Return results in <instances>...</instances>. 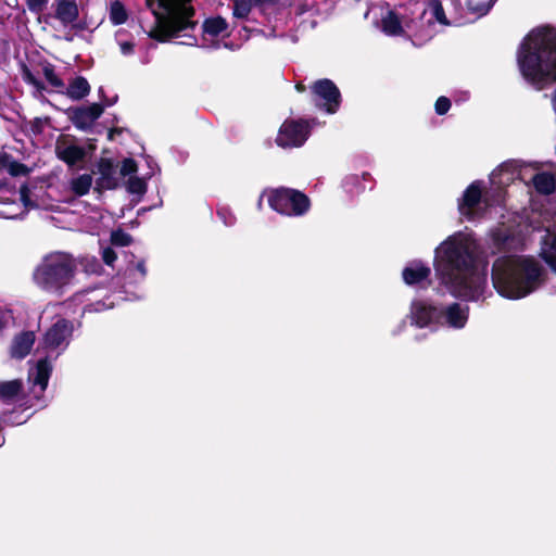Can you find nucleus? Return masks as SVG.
I'll list each match as a JSON object with an SVG mask.
<instances>
[{
	"label": "nucleus",
	"instance_id": "nucleus-1",
	"mask_svg": "<svg viewBox=\"0 0 556 556\" xmlns=\"http://www.w3.org/2000/svg\"><path fill=\"white\" fill-rule=\"evenodd\" d=\"M479 243L469 230L448 236L434 250L433 268L441 285L464 301L485 298L486 276L478 269Z\"/></svg>",
	"mask_w": 556,
	"mask_h": 556
},
{
	"label": "nucleus",
	"instance_id": "nucleus-2",
	"mask_svg": "<svg viewBox=\"0 0 556 556\" xmlns=\"http://www.w3.org/2000/svg\"><path fill=\"white\" fill-rule=\"evenodd\" d=\"M545 268L531 255L509 254L497 257L492 266V283L508 300H520L535 292L545 280Z\"/></svg>",
	"mask_w": 556,
	"mask_h": 556
},
{
	"label": "nucleus",
	"instance_id": "nucleus-3",
	"mask_svg": "<svg viewBox=\"0 0 556 556\" xmlns=\"http://www.w3.org/2000/svg\"><path fill=\"white\" fill-rule=\"evenodd\" d=\"M518 65L522 76L536 89L556 80V27L532 29L520 45Z\"/></svg>",
	"mask_w": 556,
	"mask_h": 556
},
{
	"label": "nucleus",
	"instance_id": "nucleus-4",
	"mask_svg": "<svg viewBox=\"0 0 556 556\" xmlns=\"http://www.w3.org/2000/svg\"><path fill=\"white\" fill-rule=\"evenodd\" d=\"M154 15V25L148 30L149 37L159 41L185 38L181 43L194 46L197 38L191 35L195 27L190 0H147Z\"/></svg>",
	"mask_w": 556,
	"mask_h": 556
},
{
	"label": "nucleus",
	"instance_id": "nucleus-5",
	"mask_svg": "<svg viewBox=\"0 0 556 556\" xmlns=\"http://www.w3.org/2000/svg\"><path fill=\"white\" fill-rule=\"evenodd\" d=\"M469 312L467 304L458 302L438 306L426 300H414L410 303L409 319L418 328L460 330L468 323Z\"/></svg>",
	"mask_w": 556,
	"mask_h": 556
},
{
	"label": "nucleus",
	"instance_id": "nucleus-6",
	"mask_svg": "<svg viewBox=\"0 0 556 556\" xmlns=\"http://www.w3.org/2000/svg\"><path fill=\"white\" fill-rule=\"evenodd\" d=\"M76 265L66 253L54 252L46 255L34 270L35 285L51 294L62 295L73 283Z\"/></svg>",
	"mask_w": 556,
	"mask_h": 556
},
{
	"label": "nucleus",
	"instance_id": "nucleus-7",
	"mask_svg": "<svg viewBox=\"0 0 556 556\" xmlns=\"http://www.w3.org/2000/svg\"><path fill=\"white\" fill-rule=\"evenodd\" d=\"M269 206L277 213L286 216H302L311 206L309 199L302 192L279 188L264 193Z\"/></svg>",
	"mask_w": 556,
	"mask_h": 556
},
{
	"label": "nucleus",
	"instance_id": "nucleus-8",
	"mask_svg": "<svg viewBox=\"0 0 556 556\" xmlns=\"http://www.w3.org/2000/svg\"><path fill=\"white\" fill-rule=\"evenodd\" d=\"M483 182L476 180L471 182L458 200L459 214L467 219L482 217L489 206L488 198H482Z\"/></svg>",
	"mask_w": 556,
	"mask_h": 556
},
{
	"label": "nucleus",
	"instance_id": "nucleus-9",
	"mask_svg": "<svg viewBox=\"0 0 556 556\" xmlns=\"http://www.w3.org/2000/svg\"><path fill=\"white\" fill-rule=\"evenodd\" d=\"M420 28H416V35L421 38H431L434 35L432 26L437 23L441 26L457 25L455 21L446 17L440 0H428L420 13Z\"/></svg>",
	"mask_w": 556,
	"mask_h": 556
},
{
	"label": "nucleus",
	"instance_id": "nucleus-10",
	"mask_svg": "<svg viewBox=\"0 0 556 556\" xmlns=\"http://www.w3.org/2000/svg\"><path fill=\"white\" fill-rule=\"evenodd\" d=\"M73 334V324L66 319H59L45 333L42 345L49 354L54 353L56 358L68 346Z\"/></svg>",
	"mask_w": 556,
	"mask_h": 556
},
{
	"label": "nucleus",
	"instance_id": "nucleus-11",
	"mask_svg": "<svg viewBox=\"0 0 556 556\" xmlns=\"http://www.w3.org/2000/svg\"><path fill=\"white\" fill-rule=\"evenodd\" d=\"M316 106L328 114H334L341 103V93L336 84L327 78L315 81L312 87Z\"/></svg>",
	"mask_w": 556,
	"mask_h": 556
},
{
	"label": "nucleus",
	"instance_id": "nucleus-12",
	"mask_svg": "<svg viewBox=\"0 0 556 556\" xmlns=\"http://www.w3.org/2000/svg\"><path fill=\"white\" fill-rule=\"evenodd\" d=\"M309 134V124L305 121H286L279 128L276 142L281 148H298L304 144Z\"/></svg>",
	"mask_w": 556,
	"mask_h": 556
},
{
	"label": "nucleus",
	"instance_id": "nucleus-13",
	"mask_svg": "<svg viewBox=\"0 0 556 556\" xmlns=\"http://www.w3.org/2000/svg\"><path fill=\"white\" fill-rule=\"evenodd\" d=\"M28 188L22 186L20 189V200L23 206L15 201L16 192L14 190L5 189L0 186V217L2 218H16L24 214L25 208L30 206L28 201Z\"/></svg>",
	"mask_w": 556,
	"mask_h": 556
},
{
	"label": "nucleus",
	"instance_id": "nucleus-14",
	"mask_svg": "<svg viewBox=\"0 0 556 556\" xmlns=\"http://www.w3.org/2000/svg\"><path fill=\"white\" fill-rule=\"evenodd\" d=\"M54 150L58 159L70 167L84 162L87 153L86 149L71 135H61L55 141Z\"/></svg>",
	"mask_w": 556,
	"mask_h": 556
},
{
	"label": "nucleus",
	"instance_id": "nucleus-15",
	"mask_svg": "<svg viewBox=\"0 0 556 556\" xmlns=\"http://www.w3.org/2000/svg\"><path fill=\"white\" fill-rule=\"evenodd\" d=\"M521 241L522 239L519 233H517L510 226H506L504 223L493 228L488 237L490 252L492 254L517 248Z\"/></svg>",
	"mask_w": 556,
	"mask_h": 556
},
{
	"label": "nucleus",
	"instance_id": "nucleus-16",
	"mask_svg": "<svg viewBox=\"0 0 556 556\" xmlns=\"http://www.w3.org/2000/svg\"><path fill=\"white\" fill-rule=\"evenodd\" d=\"M51 372L52 362L49 355L39 359L36 365L29 369L28 380L33 384V394L36 399H40L46 391Z\"/></svg>",
	"mask_w": 556,
	"mask_h": 556
},
{
	"label": "nucleus",
	"instance_id": "nucleus-17",
	"mask_svg": "<svg viewBox=\"0 0 556 556\" xmlns=\"http://www.w3.org/2000/svg\"><path fill=\"white\" fill-rule=\"evenodd\" d=\"M412 24L413 21L400 16L392 10H387L381 15L380 29L388 36H401L404 34L405 28L416 33V28Z\"/></svg>",
	"mask_w": 556,
	"mask_h": 556
},
{
	"label": "nucleus",
	"instance_id": "nucleus-18",
	"mask_svg": "<svg viewBox=\"0 0 556 556\" xmlns=\"http://www.w3.org/2000/svg\"><path fill=\"white\" fill-rule=\"evenodd\" d=\"M102 113L103 106L99 103H92L87 106L74 109L71 119L78 129L85 130L90 128Z\"/></svg>",
	"mask_w": 556,
	"mask_h": 556
},
{
	"label": "nucleus",
	"instance_id": "nucleus-19",
	"mask_svg": "<svg viewBox=\"0 0 556 556\" xmlns=\"http://www.w3.org/2000/svg\"><path fill=\"white\" fill-rule=\"evenodd\" d=\"M97 174L99 175L96 180L98 189L112 190L117 188L116 168L111 160L101 159L97 164Z\"/></svg>",
	"mask_w": 556,
	"mask_h": 556
},
{
	"label": "nucleus",
	"instance_id": "nucleus-20",
	"mask_svg": "<svg viewBox=\"0 0 556 556\" xmlns=\"http://www.w3.org/2000/svg\"><path fill=\"white\" fill-rule=\"evenodd\" d=\"M228 28L229 26L227 21L222 16H212L206 18L202 25L204 42L206 43L211 40L212 46L214 48H218L219 46L214 43L213 40L217 37L228 36Z\"/></svg>",
	"mask_w": 556,
	"mask_h": 556
},
{
	"label": "nucleus",
	"instance_id": "nucleus-21",
	"mask_svg": "<svg viewBox=\"0 0 556 556\" xmlns=\"http://www.w3.org/2000/svg\"><path fill=\"white\" fill-rule=\"evenodd\" d=\"M431 269L420 261L408 263L402 273L403 280L408 286L420 285L430 276Z\"/></svg>",
	"mask_w": 556,
	"mask_h": 556
},
{
	"label": "nucleus",
	"instance_id": "nucleus-22",
	"mask_svg": "<svg viewBox=\"0 0 556 556\" xmlns=\"http://www.w3.org/2000/svg\"><path fill=\"white\" fill-rule=\"evenodd\" d=\"M79 15L75 0H54V16L63 26L72 25Z\"/></svg>",
	"mask_w": 556,
	"mask_h": 556
},
{
	"label": "nucleus",
	"instance_id": "nucleus-23",
	"mask_svg": "<svg viewBox=\"0 0 556 556\" xmlns=\"http://www.w3.org/2000/svg\"><path fill=\"white\" fill-rule=\"evenodd\" d=\"M35 343V333L33 331H25L17 334L11 345V356L16 359L24 358L31 350Z\"/></svg>",
	"mask_w": 556,
	"mask_h": 556
},
{
	"label": "nucleus",
	"instance_id": "nucleus-24",
	"mask_svg": "<svg viewBox=\"0 0 556 556\" xmlns=\"http://www.w3.org/2000/svg\"><path fill=\"white\" fill-rule=\"evenodd\" d=\"M90 92V85L85 77H75L64 92L72 100H81Z\"/></svg>",
	"mask_w": 556,
	"mask_h": 556
},
{
	"label": "nucleus",
	"instance_id": "nucleus-25",
	"mask_svg": "<svg viewBox=\"0 0 556 556\" xmlns=\"http://www.w3.org/2000/svg\"><path fill=\"white\" fill-rule=\"evenodd\" d=\"M93 178L90 174L74 176L68 181L70 190L77 197L86 195L92 186Z\"/></svg>",
	"mask_w": 556,
	"mask_h": 556
},
{
	"label": "nucleus",
	"instance_id": "nucleus-26",
	"mask_svg": "<svg viewBox=\"0 0 556 556\" xmlns=\"http://www.w3.org/2000/svg\"><path fill=\"white\" fill-rule=\"evenodd\" d=\"M532 181L535 190L543 194L552 193L556 187L555 177L546 172L536 173Z\"/></svg>",
	"mask_w": 556,
	"mask_h": 556
},
{
	"label": "nucleus",
	"instance_id": "nucleus-27",
	"mask_svg": "<svg viewBox=\"0 0 556 556\" xmlns=\"http://www.w3.org/2000/svg\"><path fill=\"white\" fill-rule=\"evenodd\" d=\"M22 390L20 380L0 382V400L4 403H12L18 396Z\"/></svg>",
	"mask_w": 556,
	"mask_h": 556
},
{
	"label": "nucleus",
	"instance_id": "nucleus-28",
	"mask_svg": "<svg viewBox=\"0 0 556 556\" xmlns=\"http://www.w3.org/2000/svg\"><path fill=\"white\" fill-rule=\"evenodd\" d=\"M151 172L144 177L130 176L126 184V189L129 193L142 197L147 192V179H150L153 175L151 164L149 163Z\"/></svg>",
	"mask_w": 556,
	"mask_h": 556
},
{
	"label": "nucleus",
	"instance_id": "nucleus-29",
	"mask_svg": "<svg viewBox=\"0 0 556 556\" xmlns=\"http://www.w3.org/2000/svg\"><path fill=\"white\" fill-rule=\"evenodd\" d=\"M541 256L556 271V235L546 237L541 248Z\"/></svg>",
	"mask_w": 556,
	"mask_h": 556
},
{
	"label": "nucleus",
	"instance_id": "nucleus-30",
	"mask_svg": "<svg viewBox=\"0 0 556 556\" xmlns=\"http://www.w3.org/2000/svg\"><path fill=\"white\" fill-rule=\"evenodd\" d=\"M496 0H464L468 12L476 17L484 16L493 7Z\"/></svg>",
	"mask_w": 556,
	"mask_h": 556
},
{
	"label": "nucleus",
	"instance_id": "nucleus-31",
	"mask_svg": "<svg viewBox=\"0 0 556 556\" xmlns=\"http://www.w3.org/2000/svg\"><path fill=\"white\" fill-rule=\"evenodd\" d=\"M21 76L26 84L34 87V97L38 99L41 98L46 87L42 81L39 80L25 64H22Z\"/></svg>",
	"mask_w": 556,
	"mask_h": 556
},
{
	"label": "nucleus",
	"instance_id": "nucleus-32",
	"mask_svg": "<svg viewBox=\"0 0 556 556\" xmlns=\"http://www.w3.org/2000/svg\"><path fill=\"white\" fill-rule=\"evenodd\" d=\"M0 169L5 170L11 176H20L27 173V169L23 164L14 161L9 155L0 156Z\"/></svg>",
	"mask_w": 556,
	"mask_h": 556
},
{
	"label": "nucleus",
	"instance_id": "nucleus-33",
	"mask_svg": "<svg viewBox=\"0 0 556 556\" xmlns=\"http://www.w3.org/2000/svg\"><path fill=\"white\" fill-rule=\"evenodd\" d=\"M43 76L48 84L58 92H64L65 84L58 76L52 65H46L42 68Z\"/></svg>",
	"mask_w": 556,
	"mask_h": 556
},
{
	"label": "nucleus",
	"instance_id": "nucleus-34",
	"mask_svg": "<svg viewBox=\"0 0 556 556\" xmlns=\"http://www.w3.org/2000/svg\"><path fill=\"white\" fill-rule=\"evenodd\" d=\"M127 12L123 3L119 1H114L110 7V21L114 25L124 24L127 21Z\"/></svg>",
	"mask_w": 556,
	"mask_h": 556
},
{
	"label": "nucleus",
	"instance_id": "nucleus-35",
	"mask_svg": "<svg viewBox=\"0 0 556 556\" xmlns=\"http://www.w3.org/2000/svg\"><path fill=\"white\" fill-rule=\"evenodd\" d=\"M28 417H29L28 415L24 416L23 413H16V412H12L10 414L2 413L0 415V424L11 425V426L22 425L27 420Z\"/></svg>",
	"mask_w": 556,
	"mask_h": 556
},
{
	"label": "nucleus",
	"instance_id": "nucleus-36",
	"mask_svg": "<svg viewBox=\"0 0 556 556\" xmlns=\"http://www.w3.org/2000/svg\"><path fill=\"white\" fill-rule=\"evenodd\" d=\"M252 8L251 0H235L233 15L239 18L247 17Z\"/></svg>",
	"mask_w": 556,
	"mask_h": 556
},
{
	"label": "nucleus",
	"instance_id": "nucleus-37",
	"mask_svg": "<svg viewBox=\"0 0 556 556\" xmlns=\"http://www.w3.org/2000/svg\"><path fill=\"white\" fill-rule=\"evenodd\" d=\"M111 242L116 247H127L131 243V237L123 230H114L111 233Z\"/></svg>",
	"mask_w": 556,
	"mask_h": 556
},
{
	"label": "nucleus",
	"instance_id": "nucleus-38",
	"mask_svg": "<svg viewBox=\"0 0 556 556\" xmlns=\"http://www.w3.org/2000/svg\"><path fill=\"white\" fill-rule=\"evenodd\" d=\"M123 35V31H117L115 37H116V41L119 46V50H121V53L125 56L127 55H131L135 51V45L132 41H128V40H123L121 37Z\"/></svg>",
	"mask_w": 556,
	"mask_h": 556
},
{
	"label": "nucleus",
	"instance_id": "nucleus-39",
	"mask_svg": "<svg viewBox=\"0 0 556 556\" xmlns=\"http://www.w3.org/2000/svg\"><path fill=\"white\" fill-rule=\"evenodd\" d=\"M138 170L137 163L132 159H125L122 163L119 173L123 177L126 176H136L135 174Z\"/></svg>",
	"mask_w": 556,
	"mask_h": 556
},
{
	"label": "nucleus",
	"instance_id": "nucleus-40",
	"mask_svg": "<svg viewBox=\"0 0 556 556\" xmlns=\"http://www.w3.org/2000/svg\"><path fill=\"white\" fill-rule=\"evenodd\" d=\"M49 0H26L28 10L31 13L40 14L48 5Z\"/></svg>",
	"mask_w": 556,
	"mask_h": 556
},
{
	"label": "nucleus",
	"instance_id": "nucleus-41",
	"mask_svg": "<svg viewBox=\"0 0 556 556\" xmlns=\"http://www.w3.org/2000/svg\"><path fill=\"white\" fill-rule=\"evenodd\" d=\"M435 112L439 115L445 114L451 108V101L446 97H440L435 102Z\"/></svg>",
	"mask_w": 556,
	"mask_h": 556
},
{
	"label": "nucleus",
	"instance_id": "nucleus-42",
	"mask_svg": "<svg viewBox=\"0 0 556 556\" xmlns=\"http://www.w3.org/2000/svg\"><path fill=\"white\" fill-rule=\"evenodd\" d=\"M217 215L227 227H230L236 223V217L226 208L218 210Z\"/></svg>",
	"mask_w": 556,
	"mask_h": 556
},
{
	"label": "nucleus",
	"instance_id": "nucleus-43",
	"mask_svg": "<svg viewBox=\"0 0 556 556\" xmlns=\"http://www.w3.org/2000/svg\"><path fill=\"white\" fill-rule=\"evenodd\" d=\"M116 258V253L112 248L106 247L102 249V260L106 265L113 266Z\"/></svg>",
	"mask_w": 556,
	"mask_h": 556
},
{
	"label": "nucleus",
	"instance_id": "nucleus-44",
	"mask_svg": "<svg viewBox=\"0 0 556 556\" xmlns=\"http://www.w3.org/2000/svg\"><path fill=\"white\" fill-rule=\"evenodd\" d=\"M516 167V163H504L502 164L496 172L492 174V179H495L497 176H503L506 174H513V170Z\"/></svg>",
	"mask_w": 556,
	"mask_h": 556
},
{
	"label": "nucleus",
	"instance_id": "nucleus-45",
	"mask_svg": "<svg viewBox=\"0 0 556 556\" xmlns=\"http://www.w3.org/2000/svg\"><path fill=\"white\" fill-rule=\"evenodd\" d=\"M136 270L139 273L140 275V279H143L147 275V269H146V266H144V263L143 262H139L136 266Z\"/></svg>",
	"mask_w": 556,
	"mask_h": 556
},
{
	"label": "nucleus",
	"instance_id": "nucleus-46",
	"mask_svg": "<svg viewBox=\"0 0 556 556\" xmlns=\"http://www.w3.org/2000/svg\"><path fill=\"white\" fill-rule=\"evenodd\" d=\"M7 324V313L0 309V330L5 326Z\"/></svg>",
	"mask_w": 556,
	"mask_h": 556
},
{
	"label": "nucleus",
	"instance_id": "nucleus-47",
	"mask_svg": "<svg viewBox=\"0 0 556 556\" xmlns=\"http://www.w3.org/2000/svg\"><path fill=\"white\" fill-rule=\"evenodd\" d=\"M4 443V438L0 435V446Z\"/></svg>",
	"mask_w": 556,
	"mask_h": 556
}]
</instances>
